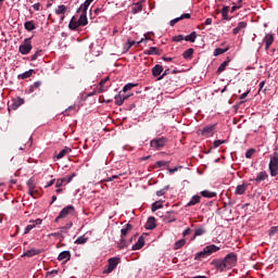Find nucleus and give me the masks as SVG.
Returning a JSON list of instances; mask_svg holds the SVG:
<instances>
[{"label": "nucleus", "mask_w": 278, "mask_h": 278, "mask_svg": "<svg viewBox=\"0 0 278 278\" xmlns=\"http://www.w3.org/2000/svg\"><path fill=\"white\" fill-rule=\"evenodd\" d=\"M70 148L64 147V149H62V151H59V154L56 155V160H61L62 157H64V155H67V153H70Z\"/></svg>", "instance_id": "obj_30"}, {"label": "nucleus", "mask_w": 278, "mask_h": 278, "mask_svg": "<svg viewBox=\"0 0 278 278\" xmlns=\"http://www.w3.org/2000/svg\"><path fill=\"white\" fill-rule=\"evenodd\" d=\"M106 81H110V77L101 79V81L99 83V93H103L106 91V89L103 88V84H106Z\"/></svg>", "instance_id": "obj_31"}, {"label": "nucleus", "mask_w": 278, "mask_h": 278, "mask_svg": "<svg viewBox=\"0 0 278 278\" xmlns=\"http://www.w3.org/2000/svg\"><path fill=\"white\" fill-rule=\"evenodd\" d=\"M65 12H67V7H64V4L56 8V15H63Z\"/></svg>", "instance_id": "obj_37"}, {"label": "nucleus", "mask_w": 278, "mask_h": 278, "mask_svg": "<svg viewBox=\"0 0 278 278\" xmlns=\"http://www.w3.org/2000/svg\"><path fill=\"white\" fill-rule=\"evenodd\" d=\"M132 88H135V84H127V85H124L123 91L127 92L129 90H132Z\"/></svg>", "instance_id": "obj_52"}, {"label": "nucleus", "mask_w": 278, "mask_h": 278, "mask_svg": "<svg viewBox=\"0 0 278 278\" xmlns=\"http://www.w3.org/2000/svg\"><path fill=\"white\" fill-rule=\"evenodd\" d=\"M73 227V223H70V224H67V225H64V227H62V228H60V229H62V230H67V229H70V228H72Z\"/></svg>", "instance_id": "obj_61"}, {"label": "nucleus", "mask_w": 278, "mask_h": 278, "mask_svg": "<svg viewBox=\"0 0 278 278\" xmlns=\"http://www.w3.org/2000/svg\"><path fill=\"white\" fill-rule=\"evenodd\" d=\"M124 101H126V99H121V94L115 96V105L121 106L124 104Z\"/></svg>", "instance_id": "obj_43"}, {"label": "nucleus", "mask_w": 278, "mask_h": 278, "mask_svg": "<svg viewBox=\"0 0 278 278\" xmlns=\"http://www.w3.org/2000/svg\"><path fill=\"white\" fill-rule=\"evenodd\" d=\"M135 45H140V42H136V41H127V43H125V47H134Z\"/></svg>", "instance_id": "obj_60"}, {"label": "nucleus", "mask_w": 278, "mask_h": 278, "mask_svg": "<svg viewBox=\"0 0 278 278\" xmlns=\"http://www.w3.org/2000/svg\"><path fill=\"white\" fill-rule=\"evenodd\" d=\"M217 14H220L223 21H230V17H228V7H223L220 11H217Z\"/></svg>", "instance_id": "obj_22"}, {"label": "nucleus", "mask_w": 278, "mask_h": 278, "mask_svg": "<svg viewBox=\"0 0 278 278\" xmlns=\"http://www.w3.org/2000/svg\"><path fill=\"white\" fill-rule=\"evenodd\" d=\"M245 27H247V23L245 22L237 23V27H235V29H231V34H235V35L240 34V31L242 29H245Z\"/></svg>", "instance_id": "obj_18"}, {"label": "nucleus", "mask_w": 278, "mask_h": 278, "mask_svg": "<svg viewBox=\"0 0 278 278\" xmlns=\"http://www.w3.org/2000/svg\"><path fill=\"white\" fill-rule=\"evenodd\" d=\"M85 243H87V238L78 237L76 239V244H85Z\"/></svg>", "instance_id": "obj_54"}, {"label": "nucleus", "mask_w": 278, "mask_h": 278, "mask_svg": "<svg viewBox=\"0 0 278 278\" xmlns=\"http://www.w3.org/2000/svg\"><path fill=\"white\" fill-rule=\"evenodd\" d=\"M263 43H265V51H268L270 45H274V35L265 34V37L263 38Z\"/></svg>", "instance_id": "obj_11"}, {"label": "nucleus", "mask_w": 278, "mask_h": 278, "mask_svg": "<svg viewBox=\"0 0 278 278\" xmlns=\"http://www.w3.org/2000/svg\"><path fill=\"white\" fill-rule=\"evenodd\" d=\"M189 18H191V15L189 13L180 14V17H175V20H180V21L189 20Z\"/></svg>", "instance_id": "obj_50"}, {"label": "nucleus", "mask_w": 278, "mask_h": 278, "mask_svg": "<svg viewBox=\"0 0 278 278\" xmlns=\"http://www.w3.org/2000/svg\"><path fill=\"white\" fill-rule=\"evenodd\" d=\"M205 235V227L203 225L198 226L194 228V238Z\"/></svg>", "instance_id": "obj_25"}, {"label": "nucleus", "mask_w": 278, "mask_h": 278, "mask_svg": "<svg viewBox=\"0 0 278 278\" xmlns=\"http://www.w3.org/2000/svg\"><path fill=\"white\" fill-rule=\"evenodd\" d=\"M39 87H41V81H36L29 89H27V92L33 93L35 90L39 89Z\"/></svg>", "instance_id": "obj_38"}, {"label": "nucleus", "mask_w": 278, "mask_h": 278, "mask_svg": "<svg viewBox=\"0 0 278 278\" xmlns=\"http://www.w3.org/2000/svg\"><path fill=\"white\" fill-rule=\"evenodd\" d=\"M217 251H220V248L214 244H208L207 247L203 248V251H200L197 254H194V261H200L205 257H208L213 253H217Z\"/></svg>", "instance_id": "obj_2"}, {"label": "nucleus", "mask_w": 278, "mask_h": 278, "mask_svg": "<svg viewBox=\"0 0 278 278\" xmlns=\"http://www.w3.org/2000/svg\"><path fill=\"white\" fill-rule=\"evenodd\" d=\"M40 55H41V50L36 51V53L30 55V61H36V59H39Z\"/></svg>", "instance_id": "obj_53"}, {"label": "nucleus", "mask_w": 278, "mask_h": 278, "mask_svg": "<svg viewBox=\"0 0 278 278\" xmlns=\"http://www.w3.org/2000/svg\"><path fill=\"white\" fill-rule=\"evenodd\" d=\"M168 167V162L166 161H157L155 162V168Z\"/></svg>", "instance_id": "obj_40"}, {"label": "nucleus", "mask_w": 278, "mask_h": 278, "mask_svg": "<svg viewBox=\"0 0 278 278\" xmlns=\"http://www.w3.org/2000/svg\"><path fill=\"white\" fill-rule=\"evenodd\" d=\"M191 233V229L187 228V230H184V237L189 236Z\"/></svg>", "instance_id": "obj_64"}, {"label": "nucleus", "mask_w": 278, "mask_h": 278, "mask_svg": "<svg viewBox=\"0 0 278 278\" xmlns=\"http://www.w3.org/2000/svg\"><path fill=\"white\" fill-rule=\"evenodd\" d=\"M76 23L87 24V13H81V15H78V21Z\"/></svg>", "instance_id": "obj_39"}, {"label": "nucleus", "mask_w": 278, "mask_h": 278, "mask_svg": "<svg viewBox=\"0 0 278 278\" xmlns=\"http://www.w3.org/2000/svg\"><path fill=\"white\" fill-rule=\"evenodd\" d=\"M184 168L182 166L180 167H174V168H169V174H175L177 173V169Z\"/></svg>", "instance_id": "obj_62"}, {"label": "nucleus", "mask_w": 278, "mask_h": 278, "mask_svg": "<svg viewBox=\"0 0 278 278\" xmlns=\"http://www.w3.org/2000/svg\"><path fill=\"white\" fill-rule=\"evenodd\" d=\"M200 135L206 138L212 137V135H214V125H208L206 127H203V130H200Z\"/></svg>", "instance_id": "obj_9"}, {"label": "nucleus", "mask_w": 278, "mask_h": 278, "mask_svg": "<svg viewBox=\"0 0 278 278\" xmlns=\"http://www.w3.org/2000/svg\"><path fill=\"white\" fill-rule=\"evenodd\" d=\"M41 253L40 250H37V249H30V250H27L25 251L24 254H22V257H33V256H36V255H39Z\"/></svg>", "instance_id": "obj_14"}, {"label": "nucleus", "mask_w": 278, "mask_h": 278, "mask_svg": "<svg viewBox=\"0 0 278 278\" xmlns=\"http://www.w3.org/2000/svg\"><path fill=\"white\" fill-rule=\"evenodd\" d=\"M74 177H75V174H73L71 176H66L64 178L53 179V180H50V181L55 182L56 188H61V186H63L64 184H70V181H72Z\"/></svg>", "instance_id": "obj_8"}, {"label": "nucleus", "mask_w": 278, "mask_h": 278, "mask_svg": "<svg viewBox=\"0 0 278 278\" xmlns=\"http://www.w3.org/2000/svg\"><path fill=\"white\" fill-rule=\"evenodd\" d=\"M34 29H36V25L33 24V21L25 22V30L33 31Z\"/></svg>", "instance_id": "obj_36"}, {"label": "nucleus", "mask_w": 278, "mask_h": 278, "mask_svg": "<svg viewBox=\"0 0 278 278\" xmlns=\"http://www.w3.org/2000/svg\"><path fill=\"white\" fill-rule=\"evenodd\" d=\"M237 265V254L232 252L226 254L223 258H216L212 261V266L217 269V271L223 273L224 270L231 269L233 266Z\"/></svg>", "instance_id": "obj_1"}, {"label": "nucleus", "mask_w": 278, "mask_h": 278, "mask_svg": "<svg viewBox=\"0 0 278 278\" xmlns=\"http://www.w3.org/2000/svg\"><path fill=\"white\" fill-rule=\"evenodd\" d=\"M200 25H212V18H206V21H204L203 24Z\"/></svg>", "instance_id": "obj_63"}, {"label": "nucleus", "mask_w": 278, "mask_h": 278, "mask_svg": "<svg viewBox=\"0 0 278 278\" xmlns=\"http://www.w3.org/2000/svg\"><path fill=\"white\" fill-rule=\"evenodd\" d=\"M198 203H200V195H193L192 199L189 200V203H187V207L198 205Z\"/></svg>", "instance_id": "obj_27"}, {"label": "nucleus", "mask_w": 278, "mask_h": 278, "mask_svg": "<svg viewBox=\"0 0 278 278\" xmlns=\"http://www.w3.org/2000/svg\"><path fill=\"white\" fill-rule=\"evenodd\" d=\"M163 208V204L154 202L152 203V212Z\"/></svg>", "instance_id": "obj_48"}, {"label": "nucleus", "mask_w": 278, "mask_h": 278, "mask_svg": "<svg viewBox=\"0 0 278 278\" xmlns=\"http://www.w3.org/2000/svg\"><path fill=\"white\" fill-rule=\"evenodd\" d=\"M226 143V141L223 140H215V142H213V147H215V149H217V147H220V144Z\"/></svg>", "instance_id": "obj_57"}, {"label": "nucleus", "mask_w": 278, "mask_h": 278, "mask_svg": "<svg viewBox=\"0 0 278 278\" xmlns=\"http://www.w3.org/2000/svg\"><path fill=\"white\" fill-rule=\"evenodd\" d=\"M254 155V149H249L245 151V159H251Z\"/></svg>", "instance_id": "obj_55"}, {"label": "nucleus", "mask_w": 278, "mask_h": 278, "mask_svg": "<svg viewBox=\"0 0 278 278\" xmlns=\"http://www.w3.org/2000/svg\"><path fill=\"white\" fill-rule=\"evenodd\" d=\"M26 185H27V190H34V189H36V184L33 182V179H27Z\"/></svg>", "instance_id": "obj_44"}, {"label": "nucleus", "mask_w": 278, "mask_h": 278, "mask_svg": "<svg viewBox=\"0 0 278 278\" xmlns=\"http://www.w3.org/2000/svg\"><path fill=\"white\" fill-rule=\"evenodd\" d=\"M27 194H29L34 199L39 198V191L33 190V189H27Z\"/></svg>", "instance_id": "obj_42"}, {"label": "nucleus", "mask_w": 278, "mask_h": 278, "mask_svg": "<svg viewBox=\"0 0 278 278\" xmlns=\"http://www.w3.org/2000/svg\"><path fill=\"white\" fill-rule=\"evenodd\" d=\"M184 245H186V239H180L178 241L175 242V250H180L181 248H184Z\"/></svg>", "instance_id": "obj_34"}, {"label": "nucleus", "mask_w": 278, "mask_h": 278, "mask_svg": "<svg viewBox=\"0 0 278 278\" xmlns=\"http://www.w3.org/2000/svg\"><path fill=\"white\" fill-rule=\"evenodd\" d=\"M58 261L59 262H64V263L70 261V251H64L62 253H59Z\"/></svg>", "instance_id": "obj_20"}, {"label": "nucleus", "mask_w": 278, "mask_h": 278, "mask_svg": "<svg viewBox=\"0 0 278 278\" xmlns=\"http://www.w3.org/2000/svg\"><path fill=\"white\" fill-rule=\"evenodd\" d=\"M118 249H126V240L122 238V242L118 243Z\"/></svg>", "instance_id": "obj_59"}, {"label": "nucleus", "mask_w": 278, "mask_h": 278, "mask_svg": "<svg viewBox=\"0 0 278 278\" xmlns=\"http://www.w3.org/2000/svg\"><path fill=\"white\" fill-rule=\"evenodd\" d=\"M143 248V237H138V241L132 244V251H138Z\"/></svg>", "instance_id": "obj_24"}, {"label": "nucleus", "mask_w": 278, "mask_h": 278, "mask_svg": "<svg viewBox=\"0 0 278 278\" xmlns=\"http://www.w3.org/2000/svg\"><path fill=\"white\" fill-rule=\"evenodd\" d=\"M146 55H161V50H157L155 47H150V50H143Z\"/></svg>", "instance_id": "obj_19"}, {"label": "nucleus", "mask_w": 278, "mask_h": 278, "mask_svg": "<svg viewBox=\"0 0 278 278\" xmlns=\"http://www.w3.org/2000/svg\"><path fill=\"white\" fill-rule=\"evenodd\" d=\"M33 49V46L30 45V38L25 39L22 45H20V53L22 55H27L30 53V50Z\"/></svg>", "instance_id": "obj_7"}, {"label": "nucleus", "mask_w": 278, "mask_h": 278, "mask_svg": "<svg viewBox=\"0 0 278 278\" xmlns=\"http://www.w3.org/2000/svg\"><path fill=\"white\" fill-rule=\"evenodd\" d=\"M194 54V49H187V51H184V59L185 60H191V55Z\"/></svg>", "instance_id": "obj_32"}, {"label": "nucleus", "mask_w": 278, "mask_h": 278, "mask_svg": "<svg viewBox=\"0 0 278 278\" xmlns=\"http://www.w3.org/2000/svg\"><path fill=\"white\" fill-rule=\"evenodd\" d=\"M228 51V48L222 49L217 48L215 49V56L222 55L223 53H226Z\"/></svg>", "instance_id": "obj_47"}, {"label": "nucleus", "mask_w": 278, "mask_h": 278, "mask_svg": "<svg viewBox=\"0 0 278 278\" xmlns=\"http://www.w3.org/2000/svg\"><path fill=\"white\" fill-rule=\"evenodd\" d=\"M31 75H33V70H29L25 73H22V74L17 75L16 78L20 79V80H25L27 78H30Z\"/></svg>", "instance_id": "obj_28"}, {"label": "nucleus", "mask_w": 278, "mask_h": 278, "mask_svg": "<svg viewBox=\"0 0 278 278\" xmlns=\"http://www.w3.org/2000/svg\"><path fill=\"white\" fill-rule=\"evenodd\" d=\"M39 225H41V219L36 218L35 220H30V224L25 226V228H36Z\"/></svg>", "instance_id": "obj_33"}, {"label": "nucleus", "mask_w": 278, "mask_h": 278, "mask_svg": "<svg viewBox=\"0 0 278 278\" xmlns=\"http://www.w3.org/2000/svg\"><path fill=\"white\" fill-rule=\"evenodd\" d=\"M175 71H170L168 68H166L165 72H162L161 75H157V80H163V77H166L168 74H174Z\"/></svg>", "instance_id": "obj_35"}, {"label": "nucleus", "mask_w": 278, "mask_h": 278, "mask_svg": "<svg viewBox=\"0 0 278 278\" xmlns=\"http://www.w3.org/2000/svg\"><path fill=\"white\" fill-rule=\"evenodd\" d=\"M182 41H185L184 35L172 37V42H182Z\"/></svg>", "instance_id": "obj_45"}, {"label": "nucleus", "mask_w": 278, "mask_h": 278, "mask_svg": "<svg viewBox=\"0 0 278 278\" xmlns=\"http://www.w3.org/2000/svg\"><path fill=\"white\" fill-rule=\"evenodd\" d=\"M23 104H25V99H13V101L11 102V110L16 111V109H18V106H22Z\"/></svg>", "instance_id": "obj_12"}, {"label": "nucleus", "mask_w": 278, "mask_h": 278, "mask_svg": "<svg viewBox=\"0 0 278 278\" xmlns=\"http://www.w3.org/2000/svg\"><path fill=\"white\" fill-rule=\"evenodd\" d=\"M228 66V61H223L219 67H217V74L223 73V71H226V67Z\"/></svg>", "instance_id": "obj_41"}, {"label": "nucleus", "mask_w": 278, "mask_h": 278, "mask_svg": "<svg viewBox=\"0 0 278 278\" xmlns=\"http://www.w3.org/2000/svg\"><path fill=\"white\" fill-rule=\"evenodd\" d=\"M129 231H132V225L127 224L122 228V239H124Z\"/></svg>", "instance_id": "obj_29"}, {"label": "nucleus", "mask_w": 278, "mask_h": 278, "mask_svg": "<svg viewBox=\"0 0 278 278\" xmlns=\"http://www.w3.org/2000/svg\"><path fill=\"white\" fill-rule=\"evenodd\" d=\"M249 188V184H242L235 188V194L242 195L245 194V190Z\"/></svg>", "instance_id": "obj_13"}, {"label": "nucleus", "mask_w": 278, "mask_h": 278, "mask_svg": "<svg viewBox=\"0 0 278 278\" xmlns=\"http://www.w3.org/2000/svg\"><path fill=\"white\" fill-rule=\"evenodd\" d=\"M200 197H203L206 199H214V197H217V193L207 191V190H203V191H200Z\"/></svg>", "instance_id": "obj_23"}, {"label": "nucleus", "mask_w": 278, "mask_h": 278, "mask_svg": "<svg viewBox=\"0 0 278 278\" xmlns=\"http://www.w3.org/2000/svg\"><path fill=\"white\" fill-rule=\"evenodd\" d=\"M180 21H184V20H180V18L172 20V21H169V26L174 27L175 24L179 23Z\"/></svg>", "instance_id": "obj_58"}, {"label": "nucleus", "mask_w": 278, "mask_h": 278, "mask_svg": "<svg viewBox=\"0 0 278 278\" xmlns=\"http://www.w3.org/2000/svg\"><path fill=\"white\" fill-rule=\"evenodd\" d=\"M166 189H168V187H166V188H164V189H161V190H157V191L155 192V195H156V197H163V194H165L164 191H166Z\"/></svg>", "instance_id": "obj_56"}, {"label": "nucleus", "mask_w": 278, "mask_h": 278, "mask_svg": "<svg viewBox=\"0 0 278 278\" xmlns=\"http://www.w3.org/2000/svg\"><path fill=\"white\" fill-rule=\"evenodd\" d=\"M74 212L75 208L73 207V205L64 206V208L59 212V216H56V219H54V222L59 223L60 219L67 218V216L73 215Z\"/></svg>", "instance_id": "obj_5"}, {"label": "nucleus", "mask_w": 278, "mask_h": 278, "mask_svg": "<svg viewBox=\"0 0 278 278\" xmlns=\"http://www.w3.org/2000/svg\"><path fill=\"white\" fill-rule=\"evenodd\" d=\"M142 10V5H140V2L135 3V7L132 8V13L137 14Z\"/></svg>", "instance_id": "obj_46"}, {"label": "nucleus", "mask_w": 278, "mask_h": 278, "mask_svg": "<svg viewBox=\"0 0 278 278\" xmlns=\"http://www.w3.org/2000/svg\"><path fill=\"white\" fill-rule=\"evenodd\" d=\"M166 142H167L166 137L155 138L150 141V148H152V150H155V151H161L163 147H166Z\"/></svg>", "instance_id": "obj_4"}, {"label": "nucleus", "mask_w": 278, "mask_h": 278, "mask_svg": "<svg viewBox=\"0 0 278 278\" xmlns=\"http://www.w3.org/2000/svg\"><path fill=\"white\" fill-rule=\"evenodd\" d=\"M155 217L147 218V224L143 225V228H146L147 230H153L155 229Z\"/></svg>", "instance_id": "obj_15"}, {"label": "nucleus", "mask_w": 278, "mask_h": 278, "mask_svg": "<svg viewBox=\"0 0 278 278\" xmlns=\"http://www.w3.org/2000/svg\"><path fill=\"white\" fill-rule=\"evenodd\" d=\"M87 26V23L81 24V22H75V20H71V24L67 25L71 30L78 29V27Z\"/></svg>", "instance_id": "obj_16"}, {"label": "nucleus", "mask_w": 278, "mask_h": 278, "mask_svg": "<svg viewBox=\"0 0 278 278\" xmlns=\"http://www.w3.org/2000/svg\"><path fill=\"white\" fill-rule=\"evenodd\" d=\"M121 258L113 257L110 260H106V268L104 269V274H110L112 270H115V267H118Z\"/></svg>", "instance_id": "obj_6"}, {"label": "nucleus", "mask_w": 278, "mask_h": 278, "mask_svg": "<svg viewBox=\"0 0 278 278\" xmlns=\"http://www.w3.org/2000/svg\"><path fill=\"white\" fill-rule=\"evenodd\" d=\"M166 70H163L162 65H155L152 67V77H157L161 73H164Z\"/></svg>", "instance_id": "obj_17"}, {"label": "nucleus", "mask_w": 278, "mask_h": 278, "mask_svg": "<svg viewBox=\"0 0 278 278\" xmlns=\"http://www.w3.org/2000/svg\"><path fill=\"white\" fill-rule=\"evenodd\" d=\"M149 36H152L151 33H147L146 35H143V38L141 40L138 41V43H143L147 40H151V38H149Z\"/></svg>", "instance_id": "obj_51"}, {"label": "nucleus", "mask_w": 278, "mask_h": 278, "mask_svg": "<svg viewBox=\"0 0 278 278\" xmlns=\"http://www.w3.org/2000/svg\"><path fill=\"white\" fill-rule=\"evenodd\" d=\"M265 179H268V173L260 172L257 174V178H254V182L260 184V182L264 181Z\"/></svg>", "instance_id": "obj_21"}, {"label": "nucleus", "mask_w": 278, "mask_h": 278, "mask_svg": "<svg viewBox=\"0 0 278 278\" xmlns=\"http://www.w3.org/2000/svg\"><path fill=\"white\" fill-rule=\"evenodd\" d=\"M92 1H96V0H85V3H81V5L78 7V9L76 10V13L87 14V9L90 8V4L92 3Z\"/></svg>", "instance_id": "obj_10"}, {"label": "nucleus", "mask_w": 278, "mask_h": 278, "mask_svg": "<svg viewBox=\"0 0 278 278\" xmlns=\"http://www.w3.org/2000/svg\"><path fill=\"white\" fill-rule=\"evenodd\" d=\"M277 166H278V153L274 152L271 161L268 162V173L271 177H277Z\"/></svg>", "instance_id": "obj_3"}, {"label": "nucleus", "mask_w": 278, "mask_h": 278, "mask_svg": "<svg viewBox=\"0 0 278 278\" xmlns=\"http://www.w3.org/2000/svg\"><path fill=\"white\" fill-rule=\"evenodd\" d=\"M277 233H278L277 227H271V229H268V237H274Z\"/></svg>", "instance_id": "obj_49"}, {"label": "nucleus", "mask_w": 278, "mask_h": 278, "mask_svg": "<svg viewBox=\"0 0 278 278\" xmlns=\"http://www.w3.org/2000/svg\"><path fill=\"white\" fill-rule=\"evenodd\" d=\"M184 39L187 42H194V39H198V33L192 31L189 35L184 36Z\"/></svg>", "instance_id": "obj_26"}]
</instances>
